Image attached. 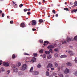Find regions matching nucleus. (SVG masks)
<instances>
[{"instance_id":"9d476101","label":"nucleus","mask_w":77,"mask_h":77,"mask_svg":"<svg viewBox=\"0 0 77 77\" xmlns=\"http://www.w3.org/2000/svg\"><path fill=\"white\" fill-rule=\"evenodd\" d=\"M54 48V46H53L52 45H50L48 46V48Z\"/></svg>"},{"instance_id":"b1692460","label":"nucleus","mask_w":77,"mask_h":77,"mask_svg":"<svg viewBox=\"0 0 77 77\" xmlns=\"http://www.w3.org/2000/svg\"><path fill=\"white\" fill-rule=\"evenodd\" d=\"M74 5H73V6H77V1H75V2L74 3Z\"/></svg>"},{"instance_id":"79ce46f5","label":"nucleus","mask_w":77,"mask_h":77,"mask_svg":"<svg viewBox=\"0 0 77 77\" xmlns=\"http://www.w3.org/2000/svg\"><path fill=\"white\" fill-rule=\"evenodd\" d=\"M30 62H34V60L33 59L31 61H30Z\"/></svg>"},{"instance_id":"f257e3e1","label":"nucleus","mask_w":77,"mask_h":77,"mask_svg":"<svg viewBox=\"0 0 77 77\" xmlns=\"http://www.w3.org/2000/svg\"><path fill=\"white\" fill-rule=\"evenodd\" d=\"M67 42H69L70 41H72L74 40V38H70L69 37H68L67 38Z\"/></svg>"},{"instance_id":"09e8293b","label":"nucleus","mask_w":77,"mask_h":77,"mask_svg":"<svg viewBox=\"0 0 77 77\" xmlns=\"http://www.w3.org/2000/svg\"><path fill=\"white\" fill-rule=\"evenodd\" d=\"M36 29H32V31H36Z\"/></svg>"},{"instance_id":"f03ea898","label":"nucleus","mask_w":77,"mask_h":77,"mask_svg":"<svg viewBox=\"0 0 77 77\" xmlns=\"http://www.w3.org/2000/svg\"><path fill=\"white\" fill-rule=\"evenodd\" d=\"M32 26H36V25L37 22L35 20H33L32 21Z\"/></svg>"},{"instance_id":"c9c22d12","label":"nucleus","mask_w":77,"mask_h":77,"mask_svg":"<svg viewBox=\"0 0 77 77\" xmlns=\"http://www.w3.org/2000/svg\"><path fill=\"white\" fill-rule=\"evenodd\" d=\"M39 42L40 43H42V42H43V40H39Z\"/></svg>"},{"instance_id":"864d4df0","label":"nucleus","mask_w":77,"mask_h":77,"mask_svg":"<svg viewBox=\"0 0 77 77\" xmlns=\"http://www.w3.org/2000/svg\"><path fill=\"white\" fill-rule=\"evenodd\" d=\"M70 3L71 5H73V3L72 2H70Z\"/></svg>"},{"instance_id":"39448f33","label":"nucleus","mask_w":77,"mask_h":77,"mask_svg":"<svg viewBox=\"0 0 77 77\" xmlns=\"http://www.w3.org/2000/svg\"><path fill=\"white\" fill-rule=\"evenodd\" d=\"M20 27H22V28L25 27V24H24V23H21L20 25Z\"/></svg>"},{"instance_id":"3c124183","label":"nucleus","mask_w":77,"mask_h":77,"mask_svg":"<svg viewBox=\"0 0 77 77\" xmlns=\"http://www.w3.org/2000/svg\"><path fill=\"white\" fill-rule=\"evenodd\" d=\"M51 71H53V70H54V68H52V67L51 68Z\"/></svg>"},{"instance_id":"49530a36","label":"nucleus","mask_w":77,"mask_h":77,"mask_svg":"<svg viewBox=\"0 0 77 77\" xmlns=\"http://www.w3.org/2000/svg\"><path fill=\"white\" fill-rule=\"evenodd\" d=\"M49 51H50L51 53H53V51H52V49H50L49 50Z\"/></svg>"},{"instance_id":"a19ab883","label":"nucleus","mask_w":77,"mask_h":77,"mask_svg":"<svg viewBox=\"0 0 77 77\" xmlns=\"http://www.w3.org/2000/svg\"><path fill=\"white\" fill-rule=\"evenodd\" d=\"M55 65L56 66H58V64L56 63H55Z\"/></svg>"},{"instance_id":"a18cd8bd","label":"nucleus","mask_w":77,"mask_h":77,"mask_svg":"<svg viewBox=\"0 0 77 77\" xmlns=\"http://www.w3.org/2000/svg\"><path fill=\"white\" fill-rule=\"evenodd\" d=\"M53 75H56V73L53 72Z\"/></svg>"},{"instance_id":"f3484780","label":"nucleus","mask_w":77,"mask_h":77,"mask_svg":"<svg viewBox=\"0 0 77 77\" xmlns=\"http://www.w3.org/2000/svg\"><path fill=\"white\" fill-rule=\"evenodd\" d=\"M46 54H44L43 55V57L44 59H46L47 57V55Z\"/></svg>"},{"instance_id":"9b49d317","label":"nucleus","mask_w":77,"mask_h":77,"mask_svg":"<svg viewBox=\"0 0 77 77\" xmlns=\"http://www.w3.org/2000/svg\"><path fill=\"white\" fill-rule=\"evenodd\" d=\"M67 56L66 55H63L60 56V57L61 58H64L65 57H66Z\"/></svg>"},{"instance_id":"2f4dec72","label":"nucleus","mask_w":77,"mask_h":77,"mask_svg":"<svg viewBox=\"0 0 77 77\" xmlns=\"http://www.w3.org/2000/svg\"><path fill=\"white\" fill-rule=\"evenodd\" d=\"M52 12L54 14H56V11L54 10H53Z\"/></svg>"},{"instance_id":"ddd939ff","label":"nucleus","mask_w":77,"mask_h":77,"mask_svg":"<svg viewBox=\"0 0 77 77\" xmlns=\"http://www.w3.org/2000/svg\"><path fill=\"white\" fill-rule=\"evenodd\" d=\"M39 22L40 23H42L44 22V20L42 19H40L38 20Z\"/></svg>"},{"instance_id":"de8ad7c7","label":"nucleus","mask_w":77,"mask_h":77,"mask_svg":"<svg viewBox=\"0 0 77 77\" xmlns=\"http://www.w3.org/2000/svg\"><path fill=\"white\" fill-rule=\"evenodd\" d=\"M2 17H4L5 16V14H4V13H3L2 14Z\"/></svg>"},{"instance_id":"4be33fe9","label":"nucleus","mask_w":77,"mask_h":77,"mask_svg":"<svg viewBox=\"0 0 77 77\" xmlns=\"http://www.w3.org/2000/svg\"><path fill=\"white\" fill-rule=\"evenodd\" d=\"M50 51H45V53L46 54H50Z\"/></svg>"},{"instance_id":"dca6fc26","label":"nucleus","mask_w":77,"mask_h":77,"mask_svg":"<svg viewBox=\"0 0 77 77\" xmlns=\"http://www.w3.org/2000/svg\"><path fill=\"white\" fill-rule=\"evenodd\" d=\"M67 42H68V40H66V41H63L62 42V44H66L67 43Z\"/></svg>"},{"instance_id":"8fccbe9b","label":"nucleus","mask_w":77,"mask_h":77,"mask_svg":"<svg viewBox=\"0 0 77 77\" xmlns=\"http://www.w3.org/2000/svg\"><path fill=\"white\" fill-rule=\"evenodd\" d=\"M32 59L34 60V61H35L36 60V58H35V57H34Z\"/></svg>"},{"instance_id":"4c0bfd02","label":"nucleus","mask_w":77,"mask_h":77,"mask_svg":"<svg viewBox=\"0 0 77 77\" xmlns=\"http://www.w3.org/2000/svg\"><path fill=\"white\" fill-rule=\"evenodd\" d=\"M24 55H29V54L27 53H24Z\"/></svg>"},{"instance_id":"423d86ee","label":"nucleus","mask_w":77,"mask_h":77,"mask_svg":"<svg viewBox=\"0 0 77 77\" xmlns=\"http://www.w3.org/2000/svg\"><path fill=\"white\" fill-rule=\"evenodd\" d=\"M48 43H49V42H48V41H45L44 42V45L45 46V45H47V44L48 45Z\"/></svg>"},{"instance_id":"5fc2aeb1","label":"nucleus","mask_w":77,"mask_h":77,"mask_svg":"<svg viewBox=\"0 0 77 77\" xmlns=\"http://www.w3.org/2000/svg\"><path fill=\"white\" fill-rule=\"evenodd\" d=\"M2 71L3 72V71H5V69H4L3 68H2Z\"/></svg>"},{"instance_id":"052dcab7","label":"nucleus","mask_w":77,"mask_h":77,"mask_svg":"<svg viewBox=\"0 0 77 77\" xmlns=\"http://www.w3.org/2000/svg\"><path fill=\"white\" fill-rule=\"evenodd\" d=\"M25 63H26V62L28 63V62H29V61H27L26 60V61H25Z\"/></svg>"},{"instance_id":"ea45409f","label":"nucleus","mask_w":77,"mask_h":77,"mask_svg":"<svg viewBox=\"0 0 77 77\" xmlns=\"http://www.w3.org/2000/svg\"><path fill=\"white\" fill-rule=\"evenodd\" d=\"M31 14V13H30V12H28L27 13V15H30V14Z\"/></svg>"},{"instance_id":"69168bd1","label":"nucleus","mask_w":77,"mask_h":77,"mask_svg":"<svg viewBox=\"0 0 77 77\" xmlns=\"http://www.w3.org/2000/svg\"><path fill=\"white\" fill-rule=\"evenodd\" d=\"M40 57H43V55H40Z\"/></svg>"},{"instance_id":"a878e982","label":"nucleus","mask_w":77,"mask_h":77,"mask_svg":"<svg viewBox=\"0 0 77 77\" xmlns=\"http://www.w3.org/2000/svg\"><path fill=\"white\" fill-rule=\"evenodd\" d=\"M21 63H17V66H21Z\"/></svg>"},{"instance_id":"37998d69","label":"nucleus","mask_w":77,"mask_h":77,"mask_svg":"<svg viewBox=\"0 0 77 77\" xmlns=\"http://www.w3.org/2000/svg\"><path fill=\"white\" fill-rule=\"evenodd\" d=\"M59 77H63V75H60L59 76Z\"/></svg>"},{"instance_id":"a211bd4d","label":"nucleus","mask_w":77,"mask_h":77,"mask_svg":"<svg viewBox=\"0 0 77 77\" xmlns=\"http://www.w3.org/2000/svg\"><path fill=\"white\" fill-rule=\"evenodd\" d=\"M73 12H75V13H76V12H77V11H76V10L74 9L71 11V13L72 14V13H73Z\"/></svg>"},{"instance_id":"f8f14e48","label":"nucleus","mask_w":77,"mask_h":77,"mask_svg":"<svg viewBox=\"0 0 77 77\" xmlns=\"http://www.w3.org/2000/svg\"><path fill=\"white\" fill-rule=\"evenodd\" d=\"M39 74V72H34L33 74V75H38Z\"/></svg>"},{"instance_id":"5701e85b","label":"nucleus","mask_w":77,"mask_h":77,"mask_svg":"<svg viewBox=\"0 0 77 77\" xmlns=\"http://www.w3.org/2000/svg\"><path fill=\"white\" fill-rule=\"evenodd\" d=\"M39 52L40 53H43V52H44V51H43V50H40Z\"/></svg>"},{"instance_id":"72a5a7b5","label":"nucleus","mask_w":77,"mask_h":77,"mask_svg":"<svg viewBox=\"0 0 77 77\" xmlns=\"http://www.w3.org/2000/svg\"><path fill=\"white\" fill-rule=\"evenodd\" d=\"M74 74L75 75H76L77 76V71H76L74 73Z\"/></svg>"},{"instance_id":"7ed1b4c3","label":"nucleus","mask_w":77,"mask_h":77,"mask_svg":"<svg viewBox=\"0 0 77 77\" xmlns=\"http://www.w3.org/2000/svg\"><path fill=\"white\" fill-rule=\"evenodd\" d=\"M26 68H27V65L26 64H24L22 67L21 70L22 71H24L26 69Z\"/></svg>"},{"instance_id":"603ef678","label":"nucleus","mask_w":77,"mask_h":77,"mask_svg":"<svg viewBox=\"0 0 77 77\" xmlns=\"http://www.w3.org/2000/svg\"><path fill=\"white\" fill-rule=\"evenodd\" d=\"M10 71L8 70L7 72V73L8 74H9V73H10Z\"/></svg>"},{"instance_id":"473e14b6","label":"nucleus","mask_w":77,"mask_h":77,"mask_svg":"<svg viewBox=\"0 0 77 77\" xmlns=\"http://www.w3.org/2000/svg\"><path fill=\"white\" fill-rule=\"evenodd\" d=\"M19 6L20 8H22V6H23V4H21L19 5Z\"/></svg>"},{"instance_id":"774afa93","label":"nucleus","mask_w":77,"mask_h":77,"mask_svg":"<svg viewBox=\"0 0 77 77\" xmlns=\"http://www.w3.org/2000/svg\"><path fill=\"white\" fill-rule=\"evenodd\" d=\"M65 77H68V75H66Z\"/></svg>"},{"instance_id":"bf43d9fd","label":"nucleus","mask_w":77,"mask_h":77,"mask_svg":"<svg viewBox=\"0 0 77 77\" xmlns=\"http://www.w3.org/2000/svg\"><path fill=\"white\" fill-rule=\"evenodd\" d=\"M54 51H57V50L56 49H54Z\"/></svg>"},{"instance_id":"412c9836","label":"nucleus","mask_w":77,"mask_h":77,"mask_svg":"<svg viewBox=\"0 0 77 77\" xmlns=\"http://www.w3.org/2000/svg\"><path fill=\"white\" fill-rule=\"evenodd\" d=\"M33 67H31L30 70H29V72H33Z\"/></svg>"},{"instance_id":"6ab92c4d","label":"nucleus","mask_w":77,"mask_h":77,"mask_svg":"<svg viewBox=\"0 0 77 77\" xmlns=\"http://www.w3.org/2000/svg\"><path fill=\"white\" fill-rule=\"evenodd\" d=\"M51 56L50 55H48L47 56V58L48 59H51Z\"/></svg>"},{"instance_id":"20e7f679","label":"nucleus","mask_w":77,"mask_h":77,"mask_svg":"<svg viewBox=\"0 0 77 77\" xmlns=\"http://www.w3.org/2000/svg\"><path fill=\"white\" fill-rule=\"evenodd\" d=\"M3 64L5 66H8L9 65V63L5 62L3 63Z\"/></svg>"},{"instance_id":"f704fd0d","label":"nucleus","mask_w":77,"mask_h":77,"mask_svg":"<svg viewBox=\"0 0 77 77\" xmlns=\"http://www.w3.org/2000/svg\"><path fill=\"white\" fill-rule=\"evenodd\" d=\"M74 39L75 40H76V41L77 40V35L75 36L74 37Z\"/></svg>"},{"instance_id":"e433bc0d","label":"nucleus","mask_w":77,"mask_h":77,"mask_svg":"<svg viewBox=\"0 0 77 77\" xmlns=\"http://www.w3.org/2000/svg\"><path fill=\"white\" fill-rule=\"evenodd\" d=\"M23 11H24L25 12H27V9H24V10H23Z\"/></svg>"},{"instance_id":"0e129e2a","label":"nucleus","mask_w":77,"mask_h":77,"mask_svg":"<svg viewBox=\"0 0 77 77\" xmlns=\"http://www.w3.org/2000/svg\"><path fill=\"white\" fill-rule=\"evenodd\" d=\"M2 11L1 10L0 11V14H1V13H2Z\"/></svg>"},{"instance_id":"c03bdc74","label":"nucleus","mask_w":77,"mask_h":77,"mask_svg":"<svg viewBox=\"0 0 77 77\" xmlns=\"http://www.w3.org/2000/svg\"><path fill=\"white\" fill-rule=\"evenodd\" d=\"M10 24H13V21L11 20V21H10Z\"/></svg>"},{"instance_id":"1a4fd4ad","label":"nucleus","mask_w":77,"mask_h":77,"mask_svg":"<svg viewBox=\"0 0 77 77\" xmlns=\"http://www.w3.org/2000/svg\"><path fill=\"white\" fill-rule=\"evenodd\" d=\"M68 53L70 55V56H73V55H74V54H73V52L71 51H69L68 52Z\"/></svg>"},{"instance_id":"cd10ccee","label":"nucleus","mask_w":77,"mask_h":77,"mask_svg":"<svg viewBox=\"0 0 77 77\" xmlns=\"http://www.w3.org/2000/svg\"><path fill=\"white\" fill-rule=\"evenodd\" d=\"M54 56L55 57H58V54H57V53L55 54Z\"/></svg>"},{"instance_id":"58836bf2","label":"nucleus","mask_w":77,"mask_h":77,"mask_svg":"<svg viewBox=\"0 0 77 77\" xmlns=\"http://www.w3.org/2000/svg\"><path fill=\"white\" fill-rule=\"evenodd\" d=\"M64 9L65 11H69V9H68V8H64Z\"/></svg>"},{"instance_id":"7c9ffc66","label":"nucleus","mask_w":77,"mask_h":77,"mask_svg":"<svg viewBox=\"0 0 77 77\" xmlns=\"http://www.w3.org/2000/svg\"><path fill=\"white\" fill-rule=\"evenodd\" d=\"M18 74H19V75H23V74L21 73V72H19L18 73Z\"/></svg>"},{"instance_id":"aec40b11","label":"nucleus","mask_w":77,"mask_h":77,"mask_svg":"<svg viewBox=\"0 0 77 77\" xmlns=\"http://www.w3.org/2000/svg\"><path fill=\"white\" fill-rule=\"evenodd\" d=\"M37 68H41V64H38L37 66Z\"/></svg>"},{"instance_id":"13d9d810","label":"nucleus","mask_w":77,"mask_h":77,"mask_svg":"<svg viewBox=\"0 0 77 77\" xmlns=\"http://www.w3.org/2000/svg\"><path fill=\"white\" fill-rule=\"evenodd\" d=\"M58 71H60V68L59 67H58Z\"/></svg>"},{"instance_id":"0eeeda50","label":"nucleus","mask_w":77,"mask_h":77,"mask_svg":"<svg viewBox=\"0 0 77 77\" xmlns=\"http://www.w3.org/2000/svg\"><path fill=\"white\" fill-rule=\"evenodd\" d=\"M69 70L67 69H66L64 71V72L65 74H68V73H69Z\"/></svg>"},{"instance_id":"680f3d73","label":"nucleus","mask_w":77,"mask_h":77,"mask_svg":"<svg viewBox=\"0 0 77 77\" xmlns=\"http://www.w3.org/2000/svg\"><path fill=\"white\" fill-rule=\"evenodd\" d=\"M27 11H30V9H28L27 10Z\"/></svg>"},{"instance_id":"2eb2a0df","label":"nucleus","mask_w":77,"mask_h":77,"mask_svg":"<svg viewBox=\"0 0 77 77\" xmlns=\"http://www.w3.org/2000/svg\"><path fill=\"white\" fill-rule=\"evenodd\" d=\"M66 64L67 66H72V64L69 62L67 63Z\"/></svg>"},{"instance_id":"338daca9","label":"nucleus","mask_w":77,"mask_h":77,"mask_svg":"<svg viewBox=\"0 0 77 77\" xmlns=\"http://www.w3.org/2000/svg\"><path fill=\"white\" fill-rule=\"evenodd\" d=\"M50 77H53L52 75H51L50 76Z\"/></svg>"},{"instance_id":"c85d7f7f","label":"nucleus","mask_w":77,"mask_h":77,"mask_svg":"<svg viewBox=\"0 0 77 77\" xmlns=\"http://www.w3.org/2000/svg\"><path fill=\"white\" fill-rule=\"evenodd\" d=\"M15 54H13L12 55V58H13V59H15Z\"/></svg>"},{"instance_id":"e2e57ef3","label":"nucleus","mask_w":77,"mask_h":77,"mask_svg":"<svg viewBox=\"0 0 77 77\" xmlns=\"http://www.w3.org/2000/svg\"><path fill=\"white\" fill-rule=\"evenodd\" d=\"M38 4H39V5H41V2H39Z\"/></svg>"},{"instance_id":"6e6552de","label":"nucleus","mask_w":77,"mask_h":77,"mask_svg":"<svg viewBox=\"0 0 77 77\" xmlns=\"http://www.w3.org/2000/svg\"><path fill=\"white\" fill-rule=\"evenodd\" d=\"M48 68H52L53 65L51 63H49L48 64V65L47 66Z\"/></svg>"},{"instance_id":"bb28decb","label":"nucleus","mask_w":77,"mask_h":77,"mask_svg":"<svg viewBox=\"0 0 77 77\" xmlns=\"http://www.w3.org/2000/svg\"><path fill=\"white\" fill-rule=\"evenodd\" d=\"M33 55L34 56V57H37V54H36V53H34L33 54Z\"/></svg>"},{"instance_id":"c756f323","label":"nucleus","mask_w":77,"mask_h":77,"mask_svg":"<svg viewBox=\"0 0 77 77\" xmlns=\"http://www.w3.org/2000/svg\"><path fill=\"white\" fill-rule=\"evenodd\" d=\"M75 63H77V57H75Z\"/></svg>"},{"instance_id":"4d7b16f0","label":"nucleus","mask_w":77,"mask_h":77,"mask_svg":"<svg viewBox=\"0 0 77 77\" xmlns=\"http://www.w3.org/2000/svg\"><path fill=\"white\" fill-rule=\"evenodd\" d=\"M13 3V4H15V3H16V2H14V1H12Z\"/></svg>"},{"instance_id":"4468645a","label":"nucleus","mask_w":77,"mask_h":77,"mask_svg":"<svg viewBox=\"0 0 77 77\" xmlns=\"http://www.w3.org/2000/svg\"><path fill=\"white\" fill-rule=\"evenodd\" d=\"M14 72H18V69H17L16 68H14Z\"/></svg>"},{"instance_id":"6e6d98bb","label":"nucleus","mask_w":77,"mask_h":77,"mask_svg":"<svg viewBox=\"0 0 77 77\" xmlns=\"http://www.w3.org/2000/svg\"><path fill=\"white\" fill-rule=\"evenodd\" d=\"M55 16L56 17H58V14H56Z\"/></svg>"},{"instance_id":"393cba45","label":"nucleus","mask_w":77,"mask_h":77,"mask_svg":"<svg viewBox=\"0 0 77 77\" xmlns=\"http://www.w3.org/2000/svg\"><path fill=\"white\" fill-rule=\"evenodd\" d=\"M46 74L47 76H48L49 75V72H48V71H47L46 72Z\"/></svg>"}]
</instances>
